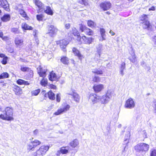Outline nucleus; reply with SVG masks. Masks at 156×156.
<instances>
[{"instance_id":"nucleus-1","label":"nucleus","mask_w":156,"mask_h":156,"mask_svg":"<svg viewBox=\"0 0 156 156\" xmlns=\"http://www.w3.org/2000/svg\"><path fill=\"white\" fill-rule=\"evenodd\" d=\"M112 98L111 92H108L105 94L101 97L98 96L96 94H91L90 95V99L92 101L93 104L100 101L102 104H106Z\"/></svg>"},{"instance_id":"nucleus-2","label":"nucleus","mask_w":156,"mask_h":156,"mask_svg":"<svg viewBox=\"0 0 156 156\" xmlns=\"http://www.w3.org/2000/svg\"><path fill=\"white\" fill-rule=\"evenodd\" d=\"M5 115L1 114L0 115V118L4 119L10 121L13 119L12 117L13 110L12 108L7 107L5 109Z\"/></svg>"},{"instance_id":"nucleus-3","label":"nucleus","mask_w":156,"mask_h":156,"mask_svg":"<svg viewBox=\"0 0 156 156\" xmlns=\"http://www.w3.org/2000/svg\"><path fill=\"white\" fill-rule=\"evenodd\" d=\"M62 108H60L57 112L54 113V114L55 115H58L62 114L66 112L70 108L69 105L66 104L62 105Z\"/></svg>"},{"instance_id":"nucleus-4","label":"nucleus","mask_w":156,"mask_h":156,"mask_svg":"<svg viewBox=\"0 0 156 156\" xmlns=\"http://www.w3.org/2000/svg\"><path fill=\"white\" fill-rule=\"evenodd\" d=\"M147 16L145 15H143L142 19L141 20L144 21L143 24V27L144 29H147L148 30H151L152 28V26L150 23L149 21L147 20Z\"/></svg>"},{"instance_id":"nucleus-5","label":"nucleus","mask_w":156,"mask_h":156,"mask_svg":"<svg viewBox=\"0 0 156 156\" xmlns=\"http://www.w3.org/2000/svg\"><path fill=\"white\" fill-rule=\"evenodd\" d=\"M48 146H41L36 151V155L37 156H42L45 154L46 151L49 149Z\"/></svg>"},{"instance_id":"nucleus-6","label":"nucleus","mask_w":156,"mask_h":156,"mask_svg":"<svg viewBox=\"0 0 156 156\" xmlns=\"http://www.w3.org/2000/svg\"><path fill=\"white\" fill-rule=\"evenodd\" d=\"M80 30L81 32H84L88 35H92L93 34L92 30L88 28L85 25L81 24L79 25Z\"/></svg>"},{"instance_id":"nucleus-7","label":"nucleus","mask_w":156,"mask_h":156,"mask_svg":"<svg viewBox=\"0 0 156 156\" xmlns=\"http://www.w3.org/2000/svg\"><path fill=\"white\" fill-rule=\"evenodd\" d=\"M41 144V142L37 140H35L34 141L29 143L27 145V149L29 150L33 151L34 149L37 145Z\"/></svg>"},{"instance_id":"nucleus-8","label":"nucleus","mask_w":156,"mask_h":156,"mask_svg":"<svg viewBox=\"0 0 156 156\" xmlns=\"http://www.w3.org/2000/svg\"><path fill=\"white\" fill-rule=\"evenodd\" d=\"M48 34L52 37H53L55 35L58 31V29L52 25H48Z\"/></svg>"},{"instance_id":"nucleus-9","label":"nucleus","mask_w":156,"mask_h":156,"mask_svg":"<svg viewBox=\"0 0 156 156\" xmlns=\"http://www.w3.org/2000/svg\"><path fill=\"white\" fill-rule=\"evenodd\" d=\"M135 106V104L133 99L131 98L128 99L126 101L125 104L126 108L131 109L133 108Z\"/></svg>"},{"instance_id":"nucleus-10","label":"nucleus","mask_w":156,"mask_h":156,"mask_svg":"<svg viewBox=\"0 0 156 156\" xmlns=\"http://www.w3.org/2000/svg\"><path fill=\"white\" fill-rule=\"evenodd\" d=\"M100 7L104 10H107L111 7V5L109 2H105L101 3L100 5Z\"/></svg>"},{"instance_id":"nucleus-11","label":"nucleus","mask_w":156,"mask_h":156,"mask_svg":"<svg viewBox=\"0 0 156 156\" xmlns=\"http://www.w3.org/2000/svg\"><path fill=\"white\" fill-rule=\"evenodd\" d=\"M0 5L6 11H9V5L6 0H0Z\"/></svg>"},{"instance_id":"nucleus-12","label":"nucleus","mask_w":156,"mask_h":156,"mask_svg":"<svg viewBox=\"0 0 156 156\" xmlns=\"http://www.w3.org/2000/svg\"><path fill=\"white\" fill-rule=\"evenodd\" d=\"M58 42L59 43L61 48L63 49V51H65V49L67 45L69 44V42L65 40H60L59 41H58L57 42L58 44Z\"/></svg>"},{"instance_id":"nucleus-13","label":"nucleus","mask_w":156,"mask_h":156,"mask_svg":"<svg viewBox=\"0 0 156 156\" xmlns=\"http://www.w3.org/2000/svg\"><path fill=\"white\" fill-rule=\"evenodd\" d=\"M68 94L72 96V98L76 102H79L80 100V97L78 94L76 93L73 91L71 93H68Z\"/></svg>"},{"instance_id":"nucleus-14","label":"nucleus","mask_w":156,"mask_h":156,"mask_svg":"<svg viewBox=\"0 0 156 156\" xmlns=\"http://www.w3.org/2000/svg\"><path fill=\"white\" fill-rule=\"evenodd\" d=\"M73 51L75 56H77L79 59L81 60L83 58V55L80 53V51L76 48H73Z\"/></svg>"},{"instance_id":"nucleus-15","label":"nucleus","mask_w":156,"mask_h":156,"mask_svg":"<svg viewBox=\"0 0 156 156\" xmlns=\"http://www.w3.org/2000/svg\"><path fill=\"white\" fill-rule=\"evenodd\" d=\"M103 88V85L102 84H95L93 86V89L96 92H98Z\"/></svg>"},{"instance_id":"nucleus-16","label":"nucleus","mask_w":156,"mask_h":156,"mask_svg":"<svg viewBox=\"0 0 156 156\" xmlns=\"http://www.w3.org/2000/svg\"><path fill=\"white\" fill-rule=\"evenodd\" d=\"M82 39L84 43L86 44H90L92 43L93 39L90 37H87L85 36H83Z\"/></svg>"},{"instance_id":"nucleus-17","label":"nucleus","mask_w":156,"mask_h":156,"mask_svg":"<svg viewBox=\"0 0 156 156\" xmlns=\"http://www.w3.org/2000/svg\"><path fill=\"white\" fill-rule=\"evenodd\" d=\"M134 148L137 154H138V155L140 156V155L139 154L140 153H142V155H143V154L142 153H143V152L140 144H138L135 146L134 147Z\"/></svg>"},{"instance_id":"nucleus-18","label":"nucleus","mask_w":156,"mask_h":156,"mask_svg":"<svg viewBox=\"0 0 156 156\" xmlns=\"http://www.w3.org/2000/svg\"><path fill=\"white\" fill-rule=\"evenodd\" d=\"M79 144V141L77 139L74 140L69 143L70 146L73 148H75L78 146Z\"/></svg>"},{"instance_id":"nucleus-19","label":"nucleus","mask_w":156,"mask_h":156,"mask_svg":"<svg viewBox=\"0 0 156 156\" xmlns=\"http://www.w3.org/2000/svg\"><path fill=\"white\" fill-rule=\"evenodd\" d=\"M103 45L101 44H100L97 45L96 46V52L98 54L99 57L101 56V51H102Z\"/></svg>"},{"instance_id":"nucleus-20","label":"nucleus","mask_w":156,"mask_h":156,"mask_svg":"<svg viewBox=\"0 0 156 156\" xmlns=\"http://www.w3.org/2000/svg\"><path fill=\"white\" fill-rule=\"evenodd\" d=\"M11 16L9 14H5L1 18L3 22H6L10 20Z\"/></svg>"},{"instance_id":"nucleus-21","label":"nucleus","mask_w":156,"mask_h":156,"mask_svg":"<svg viewBox=\"0 0 156 156\" xmlns=\"http://www.w3.org/2000/svg\"><path fill=\"white\" fill-rule=\"evenodd\" d=\"M143 153L144 152L147 151L149 148V145L145 143L140 144Z\"/></svg>"},{"instance_id":"nucleus-22","label":"nucleus","mask_w":156,"mask_h":156,"mask_svg":"<svg viewBox=\"0 0 156 156\" xmlns=\"http://www.w3.org/2000/svg\"><path fill=\"white\" fill-rule=\"evenodd\" d=\"M13 90L17 95H19L22 93V90L20 88L17 86H15L13 88Z\"/></svg>"},{"instance_id":"nucleus-23","label":"nucleus","mask_w":156,"mask_h":156,"mask_svg":"<svg viewBox=\"0 0 156 156\" xmlns=\"http://www.w3.org/2000/svg\"><path fill=\"white\" fill-rule=\"evenodd\" d=\"M44 12L48 14L51 15H52L53 14V11L50 6H46L45 8H44Z\"/></svg>"},{"instance_id":"nucleus-24","label":"nucleus","mask_w":156,"mask_h":156,"mask_svg":"<svg viewBox=\"0 0 156 156\" xmlns=\"http://www.w3.org/2000/svg\"><path fill=\"white\" fill-rule=\"evenodd\" d=\"M70 147L69 146L62 147L60 149V152L63 154H66L68 152V150Z\"/></svg>"},{"instance_id":"nucleus-25","label":"nucleus","mask_w":156,"mask_h":156,"mask_svg":"<svg viewBox=\"0 0 156 156\" xmlns=\"http://www.w3.org/2000/svg\"><path fill=\"white\" fill-rule=\"evenodd\" d=\"M49 79L51 81L56 80H57L56 74L52 72L50 73L49 76Z\"/></svg>"},{"instance_id":"nucleus-26","label":"nucleus","mask_w":156,"mask_h":156,"mask_svg":"<svg viewBox=\"0 0 156 156\" xmlns=\"http://www.w3.org/2000/svg\"><path fill=\"white\" fill-rule=\"evenodd\" d=\"M19 85L24 84L25 85H29L30 83L28 81H25L21 79L18 80L16 82Z\"/></svg>"},{"instance_id":"nucleus-27","label":"nucleus","mask_w":156,"mask_h":156,"mask_svg":"<svg viewBox=\"0 0 156 156\" xmlns=\"http://www.w3.org/2000/svg\"><path fill=\"white\" fill-rule=\"evenodd\" d=\"M22 27L24 30H32V27L31 26H29L26 23H23L22 24Z\"/></svg>"},{"instance_id":"nucleus-28","label":"nucleus","mask_w":156,"mask_h":156,"mask_svg":"<svg viewBox=\"0 0 156 156\" xmlns=\"http://www.w3.org/2000/svg\"><path fill=\"white\" fill-rule=\"evenodd\" d=\"M125 63L124 62H123L122 63L120 67V73L122 76L124 75L123 70L125 69Z\"/></svg>"},{"instance_id":"nucleus-29","label":"nucleus","mask_w":156,"mask_h":156,"mask_svg":"<svg viewBox=\"0 0 156 156\" xmlns=\"http://www.w3.org/2000/svg\"><path fill=\"white\" fill-rule=\"evenodd\" d=\"M131 55V57H129V59L132 62L134 63L136 61V57L134 51H132Z\"/></svg>"},{"instance_id":"nucleus-30","label":"nucleus","mask_w":156,"mask_h":156,"mask_svg":"<svg viewBox=\"0 0 156 156\" xmlns=\"http://www.w3.org/2000/svg\"><path fill=\"white\" fill-rule=\"evenodd\" d=\"M15 42L17 46L21 45L23 42V40L22 39L16 37L15 38Z\"/></svg>"},{"instance_id":"nucleus-31","label":"nucleus","mask_w":156,"mask_h":156,"mask_svg":"<svg viewBox=\"0 0 156 156\" xmlns=\"http://www.w3.org/2000/svg\"><path fill=\"white\" fill-rule=\"evenodd\" d=\"M48 96L50 99L54 100L55 99V94L51 90L48 92Z\"/></svg>"},{"instance_id":"nucleus-32","label":"nucleus","mask_w":156,"mask_h":156,"mask_svg":"<svg viewBox=\"0 0 156 156\" xmlns=\"http://www.w3.org/2000/svg\"><path fill=\"white\" fill-rule=\"evenodd\" d=\"M92 72L98 75H101L103 73V72L102 70L97 69H94L92 70Z\"/></svg>"},{"instance_id":"nucleus-33","label":"nucleus","mask_w":156,"mask_h":156,"mask_svg":"<svg viewBox=\"0 0 156 156\" xmlns=\"http://www.w3.org/2000/svg\"><path fill=\"white\" fill-rule=\"evenodd\" d=\"M40 71L38 72L40 76L41 77H44L46 76V71L43 70L42 69L39 68Z\"/></svg>"},{"instance_id":"nucleus-34","label":"nucleus","mask_w":156,"mask_h":156,"mask_svg":"<svg viewBox=\"0 0 156 156\" xmlns=\"http://www.w3.org/2000/svg\"><path fill=\"white\" fill-rule=\"evenodd\" d=\"M34 2L39 8H42L43 4L41 1L38 0H34Z\"/></svg>"},{"instance_id":"nucleus-35","label":"nucleus","mask_w":156,"mask_h":156,"mask_svg":"<svg viewBox=\"0 0 156 156\" xmlns=\"http://www.w3.org/2000/svg\"><path fill=\"white\" fill-rule=\"evenodd\" d=\"M9 77V74L6 72L3 73L0 75V79L8 78Z\"/></svg>"},{"instance_id":"nucleus-36","label":"nucleus","mask_w":156,"mask_h":156,"mask_svg":"<svg viewBox=\"0 0 156 156\" xmlns=\"http://www.w3.org/2000/svg\"><path fill=\"white\" fill-rule=\"evenodd\" d=\"M129 142L128 138H127L124 140V144H126V146H125L123 150L122 151V153H125L128 149L127 145V143Z\"/></svg>"},{"instance_id":"nucleus-37","label":"nucleus","mask_w":156,"mask_h":156,"mask_svg":"<svg viewBox=\"0 0 156 156\" xmlns=\"http://www.w3.org/2000/svg\"><path fill=\"white\" fill-rule=\"evenodd\" d=\"M61 61L64 64H68L69 63L68 59L66 57H63L62 58Z\"/></svg>"},{"instance_id":"nucleus-38","label":"nucleus","mask_w":156,"mask_h":156,"mask_svg":"<svg viewBox=\"0 0 156 156\" xmlns=\"http://www.w3.org/2000/svg\"><path fill=\"white\" fill-rule=\"evenodd\" d=\"M40 92V89H37L32 91L31 94L32 96H37L38 95Z\"/></svg>"},{"instance_id":"nucleus-39","label":"nucleus","mask_w":156,"mask_h":156,"mask_svg":"<svg viewBox=\"0 0 156 156\" xmlns=\"http://www.w3.org/2000/svg\"><path fill=\"white\" fill-rule=\"evenodd\" d=\"M87 23L89 27L91 28L94 27V23L93 21L91 20H88L87 21Z\"/></svg>"},{"instance_id":"nucleus-40","label":"nucleus","mask_w":156,"mask_h":156,"mask_svg":"<svg viewBox=\"0 0 156 156\" xmlns=\"http://www.w3.org/2000/svg\"><path fill=\"white\" fill-rule=\"evenodd\" d=\"M41 84V85L46 86L48 83L47 80L43 78L40 82Z\"/></svg>"},{"instance_id":"nucleus-41","label":"nucleus","mask_w":156,"mask_h":156,"mask_svg":"<svg viewBox=\"0 0 156 156\" xmlns=\"http://www.w3.org/2000/svg\"><path fill=\"white\" fill-rule=\"evenodd\" d=\"M19 12L20 14L23 17H26L27 16V14L26 12L22 9H20Z\"/></svg>"},{"instance_id":"nucleus-42","label":"nucleus","mask_w":156,"mask_h":156,"mask_svg":"<svg viewBox=\"0 0 156 156\" xmlns=\"http://www.w3.org/2000/svg\"><path fill=\"white\" fill-rule=\"evenodd\" d=\"M11 31L13 33L15 34H18L20 33V31L18 29L16 28H12Z\"/></svg>"},{"instance_id":"nucleus-43","label":"nucleus","mask_w":156,"mask_h":156,"mask_svg":"<svg viewBox=\"0 0 156 156\" xmlns=\"http://www.w3.org/2000/svg\"><path fill=\"white\" fill-rule=\"evenodd\" d=\"M93 81L94 82H98L100 81V78L99 76H94L93 78Z\"/></svg>"},{"instance_id":"nucleus-44","label":"nucleus","mask_w":156,"mask_h":156,"mask_svg":"<svg viewBox=\"0 0 156 156\" xmlns=\"http://www.w3.org/2000/svg\"><path fill=\"white\" fill-rule=\"evenodd\" d=\"M8 57L7 56L3 58L2 60V63L3 65H5L7 63V60Z\"/></svg>"},{"instance_id":"nucleus-45","label":"nucleus","mask_w":156,"mask_h":156,"mask_svg":"<svg viewBox=\"0 0 156 156\" xmlns=\"http://www.w3.org/2000/svg\"><path fill=\"white\" fill-rule=\"evenodd\" d=\"M29 68L26 67H24L22 66H21L20 70L23 72L27 71L29 70Z\"/></svg>"},{"instance_id":"nucleus-46","label":"nucleus","mask_w":156,"mask_h":156,"mask_svg":"<svg viewBox=\"0 0 156 156\" xmlns=\"http://www.w3.org/2000/svg\"><path fill=\"white\" fill-rule=\"evenodd\" d=\"M79 3L82 5H86L88 4V3L86 0H80L79 1Z\"/></svg>"},{"instance_id":"nucleus-47","label":"nucleus","mask_w":156,"mask_h":156,"mask_svg":"<svg viewBox=\"0 0 156 156\" xmlns=\"http://www.w3.org/2000/svg\"><path fill=\"white\" fill-rule=\"evenodd\" d=\"M37 19L39 21H41L42 20L43 15L42 14L37 15L36 16Z\"/></svg>"},{"instance_id":"nucleus-48","label":"nucleus","mask_w":156,"mask_h":156,"mask_svg":"<svg viewBox=\"0 0 156 156\" xmlns=\"http://www.w3.org/2000/svg\"><path fill=\"white\" fill-rule=\"evenodd\" d=\"M100 32L101 36L105 35V30L103 28H101L100 29Z\"/></svg>"},{"instance_id":"nucleus-49","label":"nucleus","mask_w":156,"mask_h":156,"mask_svg":"<svg viewBox=\"0 0 156 156\" xmlns=\"http://www.w3.org/2000/svg\"><path fill=\"white\" fill-rule=\"evenodd\" d=\"M56 101L58 102H59L60 101V94H58L56 95Z\"/></svg>"},{"instance_id":"nucleus-50","label":"nucleus","mask_w":156,"mask_h":156,"mask_svg":"<svg viewBox=\"0 0 156 156\" xmlns=\"http://www.w3.org/2000/svg\"><path fill=\"white\" fill-rule=\"evenodd\" d=\"M151 156H156V150H152L151 153Z\"/></svg>"},{"instance_id":"nucleus-51","label":"nucleus","mask_w":156,"mask_h":156,"mask_svg":"<svg viewBox=\"0 0 156 156\" xmlns=\"http://www.w3.org/2000/svg\"><path fill=\"white\" fill-rule=\"evenodd\" d=\"M38 31L37 30H34L33 34L34 35V37H37V34L38 33Z\"/></svg>"},{"instance_id":"nucleus-52","label":"nucleus","mask_w":156,"mask_h":156,"mask_svg":"<svg viewBox=\"0 0 156 156\" xmlns=\"http://www.w3.org/2000/svg\"><path fill=\"white\" fill-rule=\"evenodd\" d=\"M154 104L153 105V106L154 108L155 109V110L156 111V101L154 100L153 101Z\"/></svg>"},{"instance_id":"nucleus-53","label":"nucleus","mask_w":156,"mask_h":156,"mask_svg":"<svg viewBox=\"0 0 156 156\" xmlns=\"http://www.w3.org/2000/svg\"><path fill=\"white\" fill-rule=\"evenodd\" d=\"M140 65L143 67H144L146 66V64L145 62L144 61H142L140 62Z\"/></svg>"},{"instance_id":"nucleus-54","label":"nucleus","mask_w":156,"mask_h":156,"mask_svg":"<svg viewBox=\"0 0 156 156\" xmlns=\"http://www.w3.org/2000/svg\"><path fill=\"white\" fill-rule=\"evenodd\" d=\"M70 25L69 23H67L65 25V28L67 29H69L70 27Z\"/></svg>"},{"instance_id":"nucleus-55","label":"nucleus","mask_w":156,"mask_h":156,"mask_svg":"<svg viewBox=\"0 0 156 156\" xmlns=\"http://www.w3.org/2000/svg\"><path fill=\"white\" fill-rule=\"evenodd\" d=\"M50 87L51 88L53 89H55L56 88V86L53 84H50Z\"/></svg>"},{"instance_id":"nucleus-56","label":"nucleus","mask_w":156,"mask_h":156,"mask_svg":"<svg viewBox=\"0 0 156 156\" xmlns=\"http://www.w3.org/2000/svg\"><path fill=\"white\" fill-rule=\"evenodd\" d=\"M34 134L37 135L38 133V130L37 129H36L33 132Z\"/></svg>"},{"instance_id":"nucleus-57","label":"nucleus","mask_w":156,"mask_h":156,"mask_svg":"<svg viewBox=\"0 0 156 156\" xmlns=\"http://www.w3.org/2000/svg\"><path fill=\"white\" fill-rule=\"evenodd\" d=\"M105 36V35L101 36L102 38L101 39H100V40L101 41H102L103 40H105V38L104 37Z\"/></svg>"},{"instance_id":"nucleus-58","label":"nucleus","mask_w":156,"mask_h":156,"mask_svg":"<svg viewBox=\"0 0 156 156\" xmlns=\"http://www.w3.org/2000/svg\"><path fill=\"white\" fill-rule=\"evenodd\" d=\"M109 33L112 36H113L115 34V33L111 30L109 31Z\"/></svg>"},{"instance_id":"nucleus-59","label":"nucleus","mask_w":156,"mask_h":156,"mask_svg":"<svg viewBox=\"0 0 156 156\" xmlns=\"http://www.w3.org/2000/svg\"><path fill=\"white\" fill-rule=\"evenodd\" d=\"M6 56L5 55L1 53L0 54V57L3 58H4Z\"/></svg>"},{"instance_id":"nucleus-60","label":"nucleus","mask_w":156,"mask_h":156,"mask_svg":"<svg viewBox=\"0 0 156 156\" xmlns=\"http://www.w3.org/2000/svg\"><path fill=\"white\" fill-rule=\"evenodd\" d=\"M74 29H75L74 31H75V34H74V35H76H76H77V36H78V35H79V33H78V32L77 31V30H76L75 28H74Z\"/></svg>"},{"instance_id":"nucleus-61","label":"nucleus","mask_w":156,"mask_h":156,"mask_svg":"<svg viewBox=\"0 0 156 156\" xmlns=\"http://www.w3.org/2000/svg\"><path fill=\"white\" fill-rule=\"evenodd\" d=\"M140 119V116L139 115H137L136 117V121H138Z\"/></svg>"},{"instance_id":"nucleus-62","label":"nucleus","mask_w":156,"mask_h":156,"mask_svg":"<svg viewBox=\"0 0 156 156\" xmlns=\"http://www.w3.org/2000/svg\"><path fill=\"white\" fill-rule=\"evenodd\" d=\"M3 37V33L2 32H0V37L2 39H4V38Z\"/></svg>"},{"instance_id":"nucleus-63","label":"nucleus","mask_w":156,"mask_h":156,"mask_svg":"<svg viewBox=\"0 0 156 156\" xmlns=\"http://www.w3.org/2000/svg\"><path fill=\"white\" fill-rule=\"evenodd\" d=\"M153 41L156 44V36H154L153 38Z\"/></svg>"},{"instance_id":"nucleus-64","label":"nucleus","mask_w":156,"mask_h":156,"mask_svg":"<svg viewBox=\"0 0 156 156\" xmlns=\"http://www.w3.org/2000/svg\"><path fill=\"white\" fill-rule=\"evenodd\" d=\"M146 69L148 71H149L151 70V67L150 66H147Z\"/></svg>"}]
</instances>
